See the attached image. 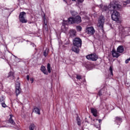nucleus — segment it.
Masks as SVG:
<instances>
[{"mask_svg":"<svg viewBox=\"0 0 130 130\" xmlns=\"http://www.w3.org/2000/svg\"><path fill=\"white\" fill-rule=\"evenodd\" d=\"M104 22H105V19L103 17V16H101L100 17L98 23V26L101 29L103 28V25H104Z\"/></svg>","mask_w":130,"mask_h":130,"instance_id":"nucleus-9","label":"nucleus"},{"mask_svg":"<svg viewBox=\"0 0 130 130\" xmlns=\"http://www.w3.org/2000/svg\"><path fill=\"white\" fill-rule=\"evenodd\" d=\"M26 13L22 12L19 15V21L21 23H27V20L26 19Z\"/></svg>","mask_w":130,"mask_h":130,"instance_id":"nucleus-5","label":"nucleus"},{"mask_svg":"<svg viewBox=\"0 0 130 130\" xmlns=\"http://www.w3.org/2000/svg\"><path fill=\"white\" fill-rule=\"evenodd\" d=\"M72 50L76 53H79L80 52V50L79 49V47H77L75 45L72 47Z\"/></svg>","mask_w":130,"mask_h":130,"instance_id":"nucleus-15","label":"nucleus"},{"mask_svg":"<svg viewBox=\"0 0 130 130\" xmlns=\"http://www.w3.org/2000/svg\"><path fill=\"white\" fill-rule=\"evenodd\" d=\"M77 121L78 125H81V119L80 118H77Z\"/></svg>","mask_w":130,"mask_h":130,"instance_id":"nucleus-26","label":"nucleus"},{"mask_svg":"<svg viewBox=\"0 0 130 130\" xmlns=\"http://www.w3.org/2000/svg\"><path fill=\"white\" fill-rule=\"evenodd\" d=\"M30 81H31V83H32L33 82H34V79H33V78H30Z\"/></svg>","mask_w":130,"mask_h":130,"instance_id":"nucleus-35","label":"nucleus"},{"mask_svg":"<svg viewBox=\"0 0 130 130\" xmlns=\"http://www.w3.org/2000/svg\"><path fill=\"white\" fill-rule=\"evenodd\" d=\"M87 31L88 32V34H89L90 35H93V34L95 33V29H94L93 27H88L87 28Z\"/></svg>","mask_w":130,"mask_h":130,"instance_id":"nucleus-10","label":"nucleus"},{"mask_svg":"<svg viewBox=\"0 0 130 130\" xmlns=\"http://www.w3.org/2000/svg\"><path fill=\"white\" fill-rule=\"evenodd\" d=\"M109 71L110 72L112 76H113V66L110 67V68L109 69Z\"/></svg>","mask_w":130,"mask_h":130,"instance_id":"nucleus-22","label":"nucleus"},{"mask_svg":"<svg viewBox=\"0 0 130 130\" xmlns=\"http://www.w3.org/2000/svg\"><path fill=\"white\" fill-rule=\"evenodd\" d=\"M85 68L88 71H90V70H92L93 69V67H92L91 66H86Z\"/></svg>","mask_w":130,"mask_h":130,"instance_id":"nucleus-25","label":"nucleus"},{"mask_svg":"<svg viewBox=\"0 0 130 130\" xmlns=\"http://www.w3.org/2000/svg\"><path fill=\"white\" fill-rule=\"evenodd\" d=\"M48 23V18H46L45 16H44L43 18V29L45 31H48V26H47Z\"/></svg>","mask_w":130,"mask_h":130,"instance_id":"nucleus-7","label":"nucleus"},{"mask_svg":"<svg viewBox=\"0 0 130 130\" xmlns=\"http://www.w3.org/2000/svg\"><path fill=\"white\" fill-rule=\"evenodd\" d=\"M29 130H36V126L34 124H31L29 126Z\"/></svg>","mask_w":130,"mask_h":130,"instance_id":"nucleus-19","label":"nucleus"},{"mask_svg":"<svg viewBox=\"0 0 130 130\" xmlns=\"http://www.w3.org/2000/svg\"><path fill=\"white\" fill-rule=\"evenodd\" d=\"M7 78H9L11 80H14V79H15V73L12 71H10L8 73Z\"/></svg>","mask_w":130,"mask_h":130,"instance_id":"nucleus-12","label":"nucleus"},{"mask_svg":"<svg viewBox=\"0 0 130 130\" xmlns=\"http://www.w3.org/2000/svg\"><path fill=\"white\" fill-rule=\"evenodd\" d=\"M73 2H75V1H76V0H72Z\"/></svg>","mask_w":130,"mask_h":130,"instance_id":"nucleus-41","label":"nucleus"},{"mask_svg":"<svg viewBox=\"0 0 130 130\" xmlns=\"http://www.w3.org/2000/svg\"><path fill=\"white\" fill-rule=\"evenodd\" d=\"M71 14L72 16H76V15L77 14V12L75 11H71Z\"/></svg>","mask_w":130,"mask_h":130,"instance_id":"nucleus-32","label":"nucleus"},{"mask_svg":"<svg viewBox=\"0 0 130 130\" xmlns=\"http://www.w3.org/2000/svg\"><path fill=\"white\" fill-rule=\"evenodd\" d=\"M12 116H13V115H10V118L9 120V122L11 124H13V125H15V124H16V123H15V121H14V120L13 119Z\"/></svg>","mask_w":130,"mask_h":130,"instance_id":"nucleus-18","label":"nucleus"},{"mask_svg":"<svg viewBox=\"0 0 130 130\" xmlns=\"http://www.w3.org/2000/svg\"><path fill=\"white\" fill-rule=\"evenodd\" d=\"M86 58L88 60H92L95 61L96 59H98V56L96 54H91L86 56Z\"/></svg>","mask_w":130,"mask_h":130,"instance_id":"nucleus-8","label":"nucleus"},{"mask_svg":"<svg viewBox=\"0 0 130 130\" xmlns=\"http://www.w3.org/2000/svg\"><path fill=\"white\" fill-rule=\"evenodd\" d=\"M19 79H20L19 77H18L17 78V80H16V83L17 82H18V83H19ZM16 83H15V84H16Z\"/></svg>","mask_w":130,"mask_h":130,"instance_id":"nucleus-39","label":"nucleus"},{"mask_svg":"<svg viewBox=\"0 0 130 130\" xmlns=\"http://www.w3.org/2000/svg\"><path fill=\"white\" fill-rule=\"evenodd\" d=\"M130 61V57L128 59H127L126 60H125V63H128V62Z\"/></svg>","mask_w":130,"mask_h":130,"instance_id":"nucleus-33","label":"nucleus"},{"mask_svg":"<svg viewBox=\"0 0 130 130\" xmlns=\"http://www.w3.org/2000/svg\"><path fill=\"white\" fill-rule=\"evenodd\" d=\"M47 66H50V64L48 63Z\"/></svg>","mask_w":130,"mask_h":130,"instance_id":"nucleus-40","label":"nucleus"},{"mask_svg":"<svg viewBox=\"0 0 130 130\" xmlns=\"http://www.w3.org/2000/svg\"><path fill=\"white\" fill-rule=\"evenodd\" d=\"M41 71L44 74V75H48V72L46 70V68L44 66H41Z\"/></svg>","mask_w":130,"mask_h":130,"instance_id":"nucleus-16","label":"nucleus"},{"mask_svg":"<svg viewBox=\"0 0 130 130\" xmlns=\"http://www.w3.org/2000/svg\"><path fill=\"white\" fill-rule=\"evenodd\" d=\"M76 29L77 31H81L82 30V27L80 26H76Z\"/></svg>","mask_w":130,"mask_h":130,"instance_id":"nucleus-28","label":"nucleus"},{"mask_svg":"<svg viewBox=\"0 0 130 130\" xmlns=\"http://www.w3.org/2000/svg\"><path fill=\"white\" fill-rule=\"evenodd\" d=\"M79 3H83L84 2V0H78Z\"/></svg>","mask_w":130,"mask_h":130,"instance_id":"nucleus-37","label":"nucleus"},{"mask_svg":"<svg viewBox=\"0 0 130 130\" xmlns=\"http://www.w3.org/2000/svg\"><path fill=\"white\" fill-rule=\"evenodd\" d=\"M26 79H27V81H29V75H27Z\"/></svg>","mask_w":130,"mask_h":130,"instance_id":"nucleus-36","label":"nucleus"},{"mask_svg":"<svg viewBox=\"0 0 130 130\" xmlns=\"http://www.w3.org/2000/svg\"><path fill=\"white\" fill-rule=\"evenodd\" d=\"M33 112L37 113V114H40V110L37 107H35L33 110Z\"/></svg>","mask_w":130,"mask_h":130,"instance_id":"nucleus-20","label":"nucleus"},{"mask_svg":"<svg viewBox=\"0 0 130 130\" xmlns=\"http://www.w3.org/2000/svg\"><path fill=\"white\" fill-rule=\"evenodd\" d=\"M16 87H15V92L16 94V96H18L19 94H21L22 93V89L20 87V84L19 81H17L16 83Z\"/></svg>","mask_w":130,"mask_h":130,"instance_id":"nucleus-6","label":"nucleus"},{"mask_svg":"<svg viewBox=\"0 0 130 130\" xmlns=\"http://www.w3.org/2000/svg\"><path fill=\"white\" fill-rule=\"evenodd\" d=\"M47 71L48 73H51V67H50V66H47Z\"/></svg>","mask_w":130,"mask_h":130,"instance_id":"nucleus-27","label":"nucleus"},{"mask_svg":"<svg viewBox=\"0 0 130 130\" xmlns=\"http://www.w3.org/2000/svg\"><path fill=\"white\" fill-rule=\"evenodd\" d=\"M76 30L74 29H71L69 32V34L70 35V37H75V36H76Z\"/></svg>","mask_w":130,"mask_h":130,"instance_id":"nucleus-17","label":"nucleus"},{"mask_svg":"<svg viewBox=\"0 0 130 130\" xmlns=\"http://www.w3.org/2000/svg\"><path fill=\"white\" fill-rule=\"evenodd\" d=\"M81 22H82V19H81V17L80 16H77L75 17H70L68 19V21H63V24L64 25H67V24H68V22L69 24H74V23L79 24V23H81Z\"/></svg>","mask_w":130,"mask_h":130,"instance_id":"nucleus-2","label":"nucleus"},{"mask_svg":"<svg viewBox=\"0 0 130 130\" xmlns=\"http://www.w3.org/2000/svg\"><path fill=\"white\" fill-rule=\"evenodd\" d=\"M112 54L113 56V57H118V56H120V54H119V53H118V52H116V51L115 49H113V50L112 51Z\"/></svg>","mask_w":130,"mask_h":130,"instance_id":"nucleus-11","label":"nucleus"},{"mask_svg":"<svg viewBox=\"0 0 130 130\" xmlns=\"http://www.w3.org/2000/svg\"><path fill=\"white\" fill-rule=\"evenodd\" d=\"M73 45L76 47H81L82 46V40L79 38H76L73 40Z\"/></svg>","mask_w":130,"mask_h":130,"instance_id":"nucleus-4","label":"nucleus"},{"mask_svg":"<svg viewBox=\"0 0 130 130\" xmlns=\"http://www.w3.org/2000/svg\"><path fill=\"white\" fill-rule=\"evenodd\" d=\"M4 96L0 97V102H1V103H3V102H5L4 101Z\"/></svg>","mask_w":130,"mask_h":130,"instance_id":"nucleus-31","label":"nucleus"},{"mask_svg":"<svg viewBox=\"0 0 130 130\" xmlns=\"http://www.w3.org/2000/svg\"><path fill=\"white\" fill-rule=\"evenodd\" d=\"M100 8L102 9L103 12L106 11H110L112 12L113 10H118V9H120L121 8V6L119 4H117L115 3H111L110 5L107 7V6H104L102 5H100Z\"/></svg>","mask_w":130,"mask_h":130,"instance_id":"nucleus-1","label":"nucleus"},{"mask_svg":"<svg viewBox=\"0 0 130 130\" xmlns=\"http://www.w3.org/2000/svg\"><path fill=\"white\" fill-rule=\"evenodd\" d=\"M76 76V79H77V80H81V79H82V76L81 75H77Z\"/></svg>","mask_w":130,"mask_h":130,"instance_id":"nucleus-30","label":"nucleus"},{"mask_svg":"<svg viewBox=\"0 0 130 130\" xmlns=\"http://www.w3.org/2000/svg\"><path fill=\"white\" fill-rule=\"evenodd\" d=\"M117 51L119 53H122V52L124 51V49L123 48V46L121 45L119 46L117 49Z\"/></svg>","mask_w":130,"mask_h":130,"instance_id":"nucleus-14","label":"nucleus"},{"mask_svg":"<svg viewBox=\"0 0 130 130\" xmlns=\"http://www.w3.org/2000/svg\"><path fill=\"white\" fill-rule=\"evenodd\" d=\"M119 9H118L117 10H119ZM116 10V9H115ZM113 12L112 14L111 17H112V19L113 21H116V22H117V21H119V18H118V17H119V13H118V12H117V11H114V9H113Z\"/></svg>","mask_w":130,"mask_h":130,"instance_id":"nucleus-3","label":"nucleus"},{"mask_svg":"<svg viewBox=\"0 0 130 130\" xmlns=\"http://www.w3.org/2000/svg\"><path fill=\"white\" fill-rule=\"evenodd\" d=\"M2 106L4 107V108L7 107V105L5 103V102H3V103H1Z\"/></svg>","mask_w":130,"mask_h":130,"instance_id":"nucleus-29","label":"nucleus"},{"mask_svg":"<svg viewBox=\"0 0 130 130\" xmlns=\"http://www.w3.org/2000/svg\"><path fill=\"white\" fill-rule=\"evenodd\" d=\"M99 123H101V122H102V120L99 119Z\"/></svg>","mask_w":130,"mask_h":130,"instance_id":"nucleus-38","label":"nucleus"},{"mask_svg":"<svg viewBox=\"0 0 130 130\" xmlns=\"http://www.w3.org/2000/svg\"><path fill=\"white\" fill-rule=\"evenodd\" d=\"M130 4V0H127L125 2H124L123 3V6H127V5H129Z\"/></svg>","mask_w":130,"mask_h":130,"instance_id":"nucleus-24","label":"nucleus"},{"mask_svg":"<svg viewBox=\"0 0 130 130\" xmlns=\"http://www.w3.org/2000/svg\"><path fill=\"white\" fill-rule=\"evenodd\" d=\"M122 120H121V118L118 117H116V120H115V122L117 123V124H118L119 123H120V122H121Z\"/></svg>","mask_w":130,"mask_h":130,"instance_id":"nucleus-21","label":"nucleus"},{"mask_svg":"<svg viewBox=\"0 0 130 130\" xmlns=\"http://www.w3.org/2000/svg\"><path fill=\"white\" fill-rule=\"evenodd\" d=\"M99 96H101V95H102V92H101V90H100L98 94Z\"/></svg>","mask_w":130,"mask_h":130,"instance_id":"nucleus-34","label":"nucleus"},{"mask_svg":"<svg viewBox=\"0 0 130 130\" xmlns=\"http://www.w3.org/2000/svg\"><path fill=\"white\" fill-rule=\"evenodd\" d=\"M91 112L92 113L93 116H97V114L98 113V111L94 108H90Z\"/></svg>","mask_w":130,"mask_h":130,"instance_id":"nucleus-13","label":"nucleus"},{"mask_svg":"<svg viewBox=\"0 0 130 130\" xmlns=\"http://www.w3.org/2000/svg\"><path fill=\"white\" fill-rule=\"evenodd\" d=\"M48 52H49V49H48V48L46 49L44 52V56L46 57L47 55H48Z\"/></svg>","mask_w":130,"mask_h":130,"instance_id":"nucleus-23","label":"nucleus"}]
</instances>
